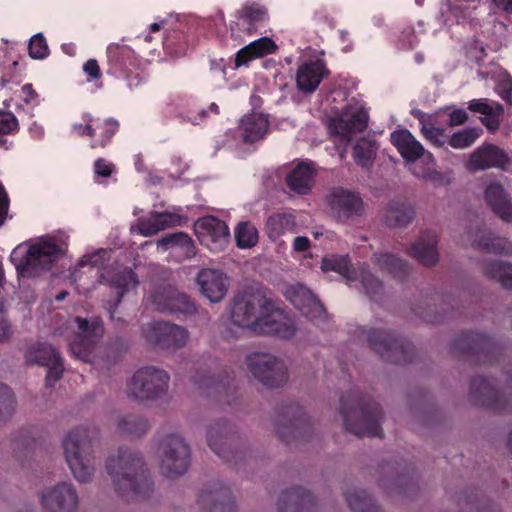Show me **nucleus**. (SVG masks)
<instances>
[{
    "mask_svg": "<svg viewBox=\"0 0 512 512\" xmlns=\"http://www.w3.org/2000/svg\"><path fill=\"white\" fill-rule=\"evenodd\" d=\"M105 467L119 495L146 499L153 492V481L139 453L120 448L116 457L107 459Z\"/></svg>",
    "mask_w": 512,
    "mask_h": 512,
    "instance_id": "obj_1",
    "label": "nucleus"
},
{
    "mask_svg": "<svg viewBox=\"0 0 512 512\" xmlns=\"http://www.w3.org/2000/svg\"><path fill=\"white\" fill-rule=\"evenodd\" d=\"M339 411L348 432L359 438H383V411L370 396L353 389L340 397Z\"/></svg>",
    "mask_w": 512,
    "mask_h": 512,
    "instance_id": "obj_2",
    "label": "nucleus"
},
{
    "mask_svg": "<svg viewBox=\"0 0 512 512\" xmlns=\"http://www.w3.org/2000/svg\"><path fill=\"white\" fill-rule=\"evenodd\" d=\"M63 250L54 240L42 238L33 244L21 243L10 254L18 276L31 278L50 270L60 259Z\"/></svg>",
    "mask_w": 512,
    "mask_h": 512,
    "instance_id": "obj_3",
    "label": "nucleus"
},
{
    "mask_svg": "<svg viewBox=\"0 0 512 512\" xmlns=\"http://www.w3.org/2000/svg\"><path fill=\"white\" fill-rule=\"evenodd\" d=\"M511 344L501 343L478 332L463 331L453 341V353L475 365H492L504 362Z\"/></svg>",
    "mask_w": 512,
    "mask_h": 512,
    "instance_id": "obj_4",
    "label": "nucleus"
},
{
    "mask_svg": "<svg viewBox=\"0 0 512 512\" xmlns=\"http://www.w3.org/2000/svg\"><path fill=\"white\" fill-rule=\"evenodd\" d=\"M95 430L79 427L71 430L63 440L66 462L77 481L86 483L91 480L94 471L92 440Z\"/></svg>",
    "mask_w": 512,
    "mask_h": 512,
    "instance_id": "obj_5",
    "label": "nucleus"
},
{
    "mask_svg": "<svg viewBox=\"0 0 512 512\" xmlns=\"http://www.w3.org/2000/svg\"><path fill=\"white\" fill-rule=\"evenodd\" d=\"M507 386L500 392L495 388L494 380L475 377L470 382L471 401L480 407L499 414L512 413V363L505 370Z\"/></svg>",
    "mask_w": 512,
    "mask_h": 512,
    "instance_id": "obj_6",
    "label": "nucleus"
},
{
    "mask_svg": "<svg viewBox=\"0 0 512 512\" xmlns=\"http://www.w3.org/2000/svg\"><path fill=\"white\" fill-rule=\"evenodd\" d=\"M366 334L369 347L383 361L404 365L414 360L415 347L408 339L397 336L393 331L380 329H369Z\"/></svg>",
    "mask_w": 512,
    "mask_h": 512,
    "instance_id": "obj_7",
    "label": "nucleus"
},
{
    "mask_svg": "<svg viewBox=\"0 0 512 512\" xmlns=\"http://www.w3.org/2000/svg\"><path fill=\"white\" fill-rule=\"evenodd\" d=\"M170 376L155 366L138 369L127 384L128 396L136 401L163 399L169 387Z\"/></svg>",
    "mask_w": 512,
    "mask_h": 512,
    "instance_id": "obj_8",
    "label": "nucleus"
},
{
    "mask_svg": "<svg viewBox=\"0 0 512 512\" xmlns=\"http://www.w3.org/2000/svg\"><path fill=\"white\" fill-rule=\"evenodd\" d=\"M276 430L282 442L291 444L293 441L308 440L313 425L299 404L288 402L277 411Z\"/></svg>",
    "mask_w": 512,
    "mask_h": 512,
    "instance_id": "obj_9",
    "label": "nucleus"
},
{
    "mask_svg": "<svg viewBox=\"0 0 512 512\" xmlns=\"http://www.w3.org/2000/svg\"><path fill=\"white\" fill-rule=\"evenodd\" d=\"M107 74L127 82L130 89L144 82L135 52L127 45L111 43L106 49Z\"/></svg>",
    "mask_w": 512,
    "mask_h": 512,
    "instance_id": "obj_10",
    "label": "nucleus"
},
{
    "mask_svg": "<svg viewBox=\"0 0 512 512\" xmlns=\"http://www.w3.org/2000/svg\"><path fill=\"white\" fill-rule=\"evenodd\" d=\"M210 449L223 461L238 466L245 459V452L238 449V438L232 424L221 419L210 424L207 431Z\"/></svg>",
    "mask_w": 512,
    "mask_h": 512,
    "instance_id": "obj_11",
    "label": "nucleus"
},
{
    "mask_svg": "<svg viewBox=\"0 0 512 512\" xmlns=\"http://www.w3.org/2000/svg\"><path fill=\"white\" fill-rule=\"evenodd\" d=\"M160 471L169 478L183 475L190 466L189 445L177 434L165 436L159 445Z\"/></svg>",
    "mask_w": 512,
    "mask_h": 512,
    "instance_id": "obj_12",
    "label": "nucleus"
},
{
    "mask_svg": "<svg viewBox=\"0 0 512 512\" xmlns=\"http://www.w3.org/2000/svg\"><path fill=\"white\" fill-rule=\"evenodd\" d=\"M269 304L270 299L259 291L239 292L232 299L231 320L235 325L254 332L258 318Z\"/></svg>",
    "mask_w": 512,
    "mask_h": 512,
    "instance_id": "obj_13",
    "label": "nucleus"
},
{
    "mask_svg": "<svg viewBox=\"0 0 512 512\" xmlns=\"http://www.w3.org/2000/svg\"><path fill=\"white\" fill-rule=\"evenodd\" d=\"M246 364L254 378L268 388L282 387L288 380L284 363L270 354L251 353L246 357Z\"/></svg>",
    "mask_w": 512,
    "mask_h": 512,
    "instance_id": "obj_14",
    "label": "nucleus"
},
{
    "mask_svg": "<svg viewBox=\"0 0 512 512\" xmlns=\"http://www.w3.org/2000/svg\"><path fill=\"white\" fill-rule=\"evenodd\" d=\"M79 333L69 341V351L76 359L92 362L97 339L102 336L104 328L99 317L90 320L76 317Z\"/></svg>",
    "mask_w": 512,
    "mask_h": 512,
    "instance_id": "obj_15",
    "label": "nucleus"
},
{
    "mask_svg": "<svg viewBox=\"0 0 512 512\" xmlns=\"http://www.w3.org/2000/svg\"><path fill=\"white\" fill-rule=\"evenodd\" d=\"M224 374L225 377L216 380L210 375V367L204 365L196 369L192 381L202 394L208 397H217L232 404L234 395L238 391V385L234 376H230L226 371Z\"/></svg>",
    "mask_w": 512,
    "mask_h": 512,
    "instance_id": "obj_16",
    "label": "nucleus"
},
{
    "mask_svg": "<svg viewBox=\"0 0 512 512\" xmlns=\"http://www.w3.org/2000/svg\"><path fill=\"white\" fill-rule=\"evenodd\" d=\"M143 333L149 344L161 350L181 348L188 340V331L185 328L164 321L148 324Z\"/></svg>",
    "mask_w": 512,
    "mask_h": 512,
    "instance_id": "obj_17",
    "label": "nucleus"
},
{
    "mask_svg": "<svg viewBox=\"0 0 512 512\" xmlns=\"http://www.w3.org/2000/svg\"><path fill=\"white\" fill-rule=\"evenodd\" d=\"M83 121L84 124L74 123L72 130L80 137L88 136L91 139L92 149L105 148L110 144L120 126L119 122L113 118L100 121V119H94L91 114H84Z\"/></svg>",
    "mask_w": 512,
    "mask_h": 512,
    "instance_id": "obj_18",
    "label": "nucleus"
},
{
    "mask_svg": "<svg viewBox=\"0 0 512 512\" xmlns=\"http://www.w3.org/2000/svg\"><path fill=\"white\" fill-rule=\"evenodd\" d=\"M267 307L264 309L262 316L258 318L254 333L258 335H273L281 339L292 338L296 332L294 320L283 310L276 308L271 299Z\"/></svg>",
    "mask_w": 512,
    "mask_h": 512,
    "instance_id": "obj_19",
    "label": "nucleus"
},
{
    "mask_svg": "<svg viewBox=\"0 0 512 512\" xmlns=\"http://www.w3.org/2000/svg\"><path fill=\"white\" fill-rule=\"evenodd\" d=\"M369 114L364 107H345L341 114L330 120L329 130L341 141L349 143L353 136L362 133L368 126Z\"/></svg>",
    "mask_w": 512,
    "mask_h": 512,
    "instance_id": "obj_20",
    "label": "nucleus"
},
{
    "mask_svg": "<svg viewBox=\"0 0 512 512\" xmlns=\"http://www.w3.org/2000/svg\"><path fill=\"white\" fill-rule=\"evenodd\" d=\"M26 362L47 367L45 383L47 387H53L62 377L64 372L63 359L55 348L47 343L31 345L25 353Z\"/></svg>",
    "mask_w": 512,
    "mask_h": 512,
    "instance_id": "obj_21",
    "label": "nucleus"
},
{
    "mask_svg": "<svg viewBox=\"0 0 512 512\" xmlns=\"http://www.w3.org/2000/svg\"><path fill=\"white\" fill-rule=\"evenodd\" d=\"M200 243L212 252L222 251L229 242L230 232L226 223L215 216H205L194 224Z\"/></svg>",
    "mask_w": 512,
    "mask_h": 512,
    "instance_id": "obj_22",
    "label": "nucleus"
},
{
    "mask_svg": "<svg viewBox=\"0 0 512 512\" xmlns=\"http://www.w3.org/2000/svg\"><path fill=\"white\" fill-rule=\"evenodd\" d=\"M327 203L334 216L342 222L361 216L364 212V202L360 194L342 187L330 191Z\"/></svg>",
    "mask_w": 512,
    "mask_h": 512,
    "instance_id": "obj_23",
    "label": "nucleus"
},
{
    "mask_svg": "<svg viewBox=\"0 0 512 512\" xmlns=\"http://www.w3.org/2000/svg\"><path fill=\"white\" fill-rule=\"evenodd\" d=\"M152 304L160 313L175 315H193L197 308L189 297L173 287L156 290L152 295Z\"/></svg>",
    "mask_w": 512,
    "mask_h": 512,
    "instance_id": "obj_24",
    "label": "nucleus"
},
{
    "mask_svg": "<svg viewBox=\"0 0 512 512\" xmlns=\"http://www.w3.org/2000/svg\"><path fill=\"white\" fill-rule=\"evenodd\" d=\"M382 471L388 474L389 484L384 485L400 495L410 497L418 491V478L414 467L404 460L386 463Z\"/></svg>",
    "mask_w": 512,
    "mask_h": 512,
    "instance_id": "obj_25",
    "label": "nucleus"
},
{
    "mask_svg": "<svg viewBox=\"0 0 512 512\" xmlns=\"http://www.w3.org/2000/svg\"><path fill=\"white\" fill-rule=\"evenodd\" d=\"M198 504L205 512H237L230 488L219 481L210 483L201 490Z\"/></svg>",
    "mask_w": 512,
    "mask_h": 512,
    "instance_id": "obj_26",
    "label": "nucleus"
},
{
    "mask_svg": "<svg viewBox=\"0 0 512 512\" xmlns=\"http://www.w3.org/2000/svg\"><path fill=\"white\" fill-rule=\"evenodd\" d=\"M236 16L238 21L230 25L231 36L234 38L238 37L237 30H243L248 35L256 33L268 20L266 7L255 1H247L236 12Z\"/></svg>",
    "mask_w": 512,
    "mask_h": 512,
    "instance_id": "obj_27",
    "label": "nucleus"
},
{
    "mask_svg": "<svg viewBox=\"0 0 512 512\" xmlns=\"http://www.w3.org/2000/svg\"><path fill=\"white\" fill-rule=\"evenodd\" d=\"M41 502L47 512H76L78 495L71 484L63 482L43 493Z\"/></svg>",
    "mask_w": 512,
    "mask_h": 512,
    "instance_id": "obj_28",
    "label": "nucleus"
},
{
    "mask_svg": "<svg viewBox=\"0 0 512 512\" xmlns=\"http://www.w3.org/2000/svg\"><path fill=\"white\" fill-rule=\"evenodd\" d=\"M508 163L509 157L502 148L484 143L470 155L466 166L471 171H478L489 168L505 169Z\"/></svg>",
    "mask_w": 512,
    "mask_h": 512,
    "instance_id": "obj_29",
    "label": "nucleus"
},
{
    "mask_svg": "<svg viewBox=\"0 0 512 512\" xmlns=\"http://www.w3.org/2000/svg\"><path fill=\"white\" fill-rule=\"evenodd\" d=\"M278 512H317L314 495L300 486L283 491L277 502Z\"/></svg>",
    "mask_w": 512,
    "mask_h": 512,
    "instance_id": "obj_30",
    "label": "nucleus"
},
{
    "mask_svg": "<svg viewBox=\"0 0 512 512\" xmlns=\"http://www.w3.org/2000/svg\"><path fill=\"white\" fill-rule=\"evenodd\" d=\"M196 280L201 293L213 303L220 302L228 291L229 279L221 270L202 269Z\"/></svg>",
    "mask_w": 512,
    "mask_h": 512,
    "instance_id": "obj_31",
    "label": "nucleus"
},
{
    "mask_svg": "<svg viewBox=\"0 0 512 512\" xmlns=\"http://www.w3.org/2000/svg\"><path fill=\"white\" fill-rule=\"evenodd\" d=\"M328 74L329 71L322 60L306 61L298 67L296 73L297 88L304 93H313Z\"/></svg>",
    "mask_w": 512,
    "mask_h": 512,
    "instance_id": "obj_32",
    "label": "nucleus"
},
{
    "mask_svg": "<svg viewBox=\"0 0 512 512\" xmlns=\"http://www.w3.org/2000/svg\"><path fill=\"white\" fill-rule=\"evenodd\" d=\"M288 294L291 303L305 317L314 320L325 316L323 304L307 287L298 285L289 290Z\"/></svg>",
    "mask_w": 512,
    "mask_h": 512,
    "instance_id": "obj_33",
    "label": "nucleus"
},
{
    "mask_svg": "<svg viewBox=\"0 0 512 512\" xmlns=\"http://www.w3.org/2000/svg\"><path fill=\"white\" fill-rule=\"evenodd\" d=\"M438 236L432 230L421 232L417 240L410 246L407 253L425 266H433L438 261Z\"/></svg>",
    "mask_w": 512,
    "mask_h": 512,
    "instance_id": "obj_34",
    "label": "nucleus"
},
{
    "mask_svg": "<svg viewBox=\"0 0 512 512\" xmlns=\"http://www.w3.org/2000/svg\"><path fill=\"white\" fill-rule=\"evenodd\" d=\"M391 143L406 163H414L426 154L423 145L408 129H399L391 133Z\"/></svg>",
    "mask_w": 512,
    "mask_h": 512,
    "instance_id": "obj_35",
    "label": "nucleus"
},
{
    "mask_svg": "<svg viewBox=\"0 0 512 512\" xmlns=\"http://www.w3.org/2000/svg\"><path fill=\"white\" fill-rule=\"evenodd\" d=\"M316 171L312 163L300 162L286 176L287 187L298 195H307L315 184Z\"/></svg>",
    "mask_w": 512,
    "mask_h": 512,
    "instance_id": "obj_36",
    "label": "nucleus"
},
{
    "mask_svg": "<svg viewBox=\"0 0 512 512\" xmlns=\"http://www.w3.org/2000/svg\"><path fill=\"white\" fill-rule=\"evenodd\" d=\"M158 248L171 251L179 257V261L191 259L196 255L193 239L184 232L166 234L157 241Z\"/></svg>",
    "mask_w": 512,
    "mask_h": 512,
    "instance_id": "obj_37",
    "label": "nucleus"
},
{
    "mask_svg": "<svg viewBox=\"0 0 512 512\" xmlns=\"http://www.w3.org/2000/svg\"><path fill=\"white\" fill-rule=\"evenodd\" d=\"M484 196L486 203L498 217L506 222H512V202L499 182L489 184Z\"/></svg>",
    "mask_w": 512,
    "mask_h": 512,
    "instance_id": "obj_38",
    "label": "nucleus"
},
{
    "mask_svg": "<svg viewBox=\"0 0 512 512\" xmlns=\"http://www.w3.org/2000/svg\"><path fill=\"white\" fill-rule=\"evenodd\" d=\"M473 247L487 253L512 254V243L505 238L494 236L486 229H479L475 234H470Z\"/></svg>",
    "mask_w": 512,
    "mask_h": 512,
    "instance_id": "obj_39",
    "label": "nucleus"
},
{
    "mask_svg": "<svg viewBox=\"0 0 512 512\" xmlns=\"http://www.w3.org/2000/svg\"><path fill=\"white\" fill-rule=\"evenodd\" d=\"M269 129V120L262 113L245 115L238 127L240 137L244 143H254L263 139Z\"/></svg>",
    "mask_w": 512,
    "mask_h": 512,
    "instance_id": "obj_40",
    "label": "nucleus"
},
{
    "mask_svg": "<svg viewBox=\"0 0 512 512\" xmlns=\"http://www.w3.org/2000/svg\"><path fill=\"white\" fill-rule=\"evenodd\" d=\"M415 217L413 205L406 199L392 200L385 213V222L391 228H403Z\"/></svg>",
    "mask_w": 512,
    "mask_h": 512,
    "instance_id": "obj_41",
    "label": "nucleus"
},
{
    "mask_svg": "<svg viewBox=\"0 0 512 512\" xmlns=\"http://www.w3.org/2000/svg\"><path fill=\"white\" fill-rule=\"evenodd\" d=\"M111 287L116 289L114 303L107 307L110 318L114 319V312L121 302L125 292L138 286L139 281L137 275L132 269H124L115 273L109 280Z\"/></svg>",
    "mask_w": 512,
    "mask_h": 512,
    "instance_id": "obj_42",
    "label": "nucleus"
},
{
    "mask_svg": "<svg viewBox=\"0 0 512 512\" xmlns=\"http://www.w3.org/2000/svg\"><path fill=\"white\" fill-rule=\"evenodd\" d=\"M344 496L353 512H384L365 490H347Z\"/></svg>",
    "mask_w": 512,
    "mask_h": 512,
    "instance_id": "obj_43",
    "label": "nucleus"
},
{
    "mask_svg": "<svg viewBox=\"0 0 512 512\" xmlns=\"http://www.w3.org/2000/svg\"><path fill=\"white\" fill-rule=\"evenodd\" d=\"M376 256L379 268L388 272L394 278L403 281L409 274V267L406 261L398 258L392 253H380Z\"/></svg>",
    "mask_w": 512,
    "mask_h": 512,
    "instance_id": "obj_44",
    "label": "nucleus"
},
{
    "mask_svg": "<svg viewBox=\"0 0 512 512\" xmlns=\"http://www.w3.org/2000/svg\"><path fill=\"white\" fill-rule=\"evenodd\" d=\"M321 268L324 272H336L348 280L356 279V271L352 267L349 255H331L322 259Z\"/></svg>",
    "mask_w": 512,
    "mask_h": 512,
    "instance_id": "obj_45",
    "label": "nucleus"
},
{
    "mask_svg": "<svg viewBox=\"0 0 512 512\" xmlns=\"http://www.w3.org/2000/svg\"><path fill=\"white\" fill-rule=\"evenodd\" d=\"M485 275L496 280L506 289H512V264L495 260L485 265Z\"/></svg>",
    "mask_w": 512,
    "mask_h": 512,
    "instance_id": "obj_46",
    "label": "nucleus"
},
{
    "mask_svg": "<svg viewBox=\"0 0 512 512\" xmlns=\"http://www.w3.org/2000/svg\"><path fill=\"white\" fill-rule=\"evenodd\" d=\"M452 302L455 299L451 297L441 298V304L445 307L441 308V312L432 310L430 306L426 309L419 308L416 310V315L427 323H440L445 319L454 317V307Z\"/></svg>",
    "mask_w": 512,
    "mask_h": 512,
    "instance_id": "obj_47",
    "label": "nucleus"
},
{
    "mask_svg": "<svg viewBox=\"0 0 512 512\" xmlns=\"http://www.w3.org/2000/svg\"><path fill=\"white\" fill-rule=\"evenodd\" d=\"M294 219L288 213H275L268 217L266 221L267 235L271 239H275L285 232L291 230L294 226Z\"/></svg>",
    "mask_w": 512,
    "mask_h": 512,
    "instance_id": "obj_48",
    "label": "nucleus"
},
{
    "mask_svg": "<svg viewBox=\"0 0 512 512\" xmlns=\"http://www.w3.org/2000/svg\"><path fill=\"white\" fill-rule=\"evenodd\" d=\"M376 156L375 142L367 138L359 139L353 148V158L362 168H370Z\"/></svg>",
    "mask_w": 512,
    "mask_h": 512,
    "instance_id": "obj_49",
    "label": "nucleus"
},
{
    "mask_svg": "<svg viewBox=\"0 0 512 512\" xmlns=\"http://www.w3.org/2000/svg\"><path fill=\"white\" fill-rule=\"evenodd\" d=\"M174 216L170 213H157L151 219L143 220L140 223V234L149 237L157 234L159 231L170 227L173 224Z\"/></svg>",
    "mask_w": 512,
    "mask_h": 512,
    "instance_id": "obj_50",
    "label": "nucleus"
},
{
    "mask_svg": "<svg viewBox=\"0 0 512 512\" xmlns=\"http://www.w3.org/2000/svg\"><path fill=\"white\" fill-rule=\"evenodd\" d=\"M118 430L123 435L139 437L148 430V422L142 417L127 415L119 419Z\"/></svg>",
    "mask_w": 512,
    "mask_h": 512,
    "instance_id": "obj_51",
    "label": "nucleus"
},
{
    "mask_svg": "<svg viewBox=\"0 0 512 512\" xmlns=\"http://www.w3.org/2000/svg\"><path fill=\"white\" fill-rule=\"evenodd\" d=\"M483 130L478 127H468L449 136L448 144L454 149H465L475 143Z\"/></svg>",
    "mask_w": 512,
    "mask_h": 512,
    "instance_id": "obj_52",
    "label": "nucleus"
},
{
    "mask_svg": "<svg viewBox=\"0 0 512 512\" xmlns=\"http://www.w3.org/2000/svg\"><path fill=\"white\" fill-rule=\"evenodd\" d=\"M235 241L239 248H251L258 242V231L249 222H241L235 228Z\"/></svg>",
    "mask_w": 512,
    "mask_h": 512,
    "instance_id": "obj_53",
    "label": "nucleus"
},
{
    "mask_svg": "<svg viewBox=\"0 0 512 512\" xmlns=\"http://www.w3.org/2000/svg\"><path fill=\"white\" fill-rule=\"evenodd\" d=\"M16 407V400L12 389L0 383V422L12 415Z\"/></svg>",
    "mask_w": 512,
    "mask_h": 512,
    "instance_id": "obj_54",
    "label": "nucleus"
},
{
    "mask_svg": "<svg viewBox=\"0 0 512 512\" xmlns=\"http://www.w3.org/2000/svg\"><path fill=\"white\" fill-rule=\"evenodd\" d=\"M28 52L33 59H44L49 55V47L42 33L35 34L31 37Z\"/></svg>",
    "mask_w": 512,
    "mask_h": 512,
    "instance_id": "obj_55",
    "label": "nucleus"
},
{
    "mask_svg": "<svg viewBox=\"0 0 512 512\" xmlns=\"http://www.w3.org/2000/svg\"><path fill=\"white\" fill-rule=\"evenodd\" d=\"M248 45L257 58L275 53L278 49L276 43L269 37H261Z\"/></svg>",
    "mask_w": 512,
    "mask_h": 512,
    "instance_id": "obj_56",
    "label": "nucleus"
},
{
    "mask_svg": "<svg viewBox=\"0 0 512 512\" xmlns=\"http://www.w3.org/2000/svg\"><path fill=\"white\" fill-rule=\"evenodd\" d=\"M504 113V107L500 103H496L490 110L488 115L481 117L482 124L490 131L495 132L500 127V117Z\"/></svg>",
    "mask_w": 512,
    "mask_h": 512,
    "instance_id": "obj_57",
    "label": "nucleus"
},
{
    "mask_svg": "<svg viewBox=\"0 0 512 512\" xmlns=\"http://www.w3.org/2000/svg\"><path fill=\"white\" fill-rule=\"evenodd\" d=\"M421 132L424 137L436 147H443L448 143L449 136L445 134L442 128L423 125Z\"/></svg>",
    "mask_w": 512,
    "mask_h": 512,
    "instance_id": "obj_58",
    "label": "nucleus"
},
{
    "mask_svg": "<svg viewBox=\"0 0 512 512\" xmlns=\"http://www.w3.org/2000/svg\"><path fill=\"white\" fill-rule=\"evenodd\" d=\"M361 282L366 293L372 298L379 295L383 289L382 281H380L378 277L369 272L362 273Z\"/></svg>",
    "mask_w": 512,
    "mask_h": 512,
    "instance_id": "obj_59",
    "label": "nucleus"
},
{
    "mask_svg": "<svg viewBox=\"0 0 512 512\" xmlns=\"http://www.w3.org/2000/svg\"><path fill=\"white\" fill-rule=\"evenodd\" d=\"M19 129V123L11 112L0 110V134H12Z\"/></svg>",
    "mask_w": 512,
    "mask_h": 512,
    "instance_id": "obj_60",
    "label": "nucleus"
},
{
    "mask_svg": "<svg viewBox=\"0 0 512 512\" xmlns=\"http://www.w3.org/2000/svg\"><path fill=\"white\" fill-rule=\"evenodd\" d=\"M93 170L96 176L108 178L115 171V166L104 158H97L94 162Z\"/></svg>",
    "mask_w": 512,
    "mask_h": 512,
    "instance_id": "obj_61",
    "label": "nucleus"
},
{
    "mask_svg": "<svg viewBox=\"0 0 512 512\" xmlns=\"http://www.w3.org/2000/svg\"><path fill=\"white\" fill-rule=\"evenodd\" d=\"M496 93L508 104H512V78L500 80L495 87Z\"/></svg>",
    "mask_w": 512,
    "mask_h": 512,
    "instance_id": "obj_62",
    "label": "nucleus"
},
{
    "mask_svg": "<svg viewBox=\"0 0 512 512\" xmlns=\"http://www.w3.org/2000/svg\"><path fill=\"white\" fill-rule=\"evenodd\" d=\"M107 251L100 249L92 254L85 255L80 260V265H90L91 267H100L105 261Z\"/></svg>",
    "mask_w": 512,
    "mask_h": 512,
    "instance_id": "obj_63",
    "label": "nucleus"
},
{
    "mask_svg": "<svg viewBox=\"0 0 512 512\" xmlns=\"http://www.w3.org/2000/svg\"><path fill=\"white\" fill-rule=\"evenodd\" d=\"M493 105L486 98L472 99L468 102V109L471 112L488 115Z\"/></svg>",
    "mask_w": 512,
    "mask_h": 512,
    "instance_id": "obj_64",
    "label": "nucleus"
}]
</instances>
